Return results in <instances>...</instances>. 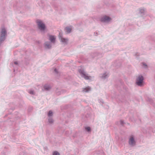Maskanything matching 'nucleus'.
Listing matches in <instances>:
<instances>
[{"mask_svg":"<svg viewBox=\"0 0 155 155\" xmlns=\"http://www.w3.org/2000/svg\"><path fill=\"white\" fill-rule=\"evenodd\" d=\"M78 72L81 76L86 80H92L94 79L93 77L88 76V74L82 68L79 69Z\"/></svg>","mask_w":155,"mask_h":155,"instance_id":"obj_1","label":"nucleus"},{"mask_svg":"<svg viewBox=\"0 0 155 155\" xmlns=\"http://www.w3.org/2000/svg\"><path fill=\"white\" fill-rule=\"evenodd\" d=\"M55 42V39H48L47 41H45L44 44V47L45 49H50L52 45Z\"/></svg>","mask_w":155,"mask_h":155,"instance_id":"obj_2","label":"nucleus"},{"mask_svg":"<svg viewBox=\"0 0 155 155\" xmlns=\"http://www.w3.org/2000/svg\"><path fill=\"white\" fill-rule=\"evenodd\" d=\"M37 23L38 29L41 32L44 33L46 29L45 24L41 20L38 21Z\"/></svg>","mask_w":155,"mask_h":155,"instance_id":"obj_3","label":"nucleus"},{"mask_svg":"<svg viewBox=\"0 0 155 155\" xmlns=\"http://www.w3.org/2000/svg\"><path fill=\"white\" fill-rule=\"evenodd\" d=\"M101 20L102 22L109 23L111 21L112 18L109 16L104 15L101 18Z\"/></svg>","mask_w":155,"mask_h":155,"instance_id":"obj_4","label":"nucleus"},{"mask_svg":"<svg viewBox=\"0 0 155 155\" xmlns=\"http://www.w3.org/2000/svg\"><path fill=\"white\" fill-rule=\"evenodd\" d=\"M0 39H5L7 36V30L4 28H2L0 31Z\"/></svg>","mask_w":155,"mask_h":155,"instance_id":"obj_5","label":"nucleus"},{"mask_svg":"<svg viewBox=\"0 0 155 155\" xmlns=\"http://www.w3.org/2000/svg\"><path fill=\"white\" fill-rule=\"evenodd\" d=\"M143 77L142 75H139L137 78L136 79V83L139 86H142L143 82Z\"/></svg>","mask_w":155,"mask_h":155,"instance_id":"obj_6","label":"nucleus"},{"mask_svg":"<svg viewBox=\"0 0 155 155\" xmlns=\"http://www.w3.org/2000/svg\"><path fill=\"white\" fill-rule=\"evenodd\" d=\"M136 141L134 136L132 135L130 137L129 140V143L131 147L134 146L136 144Z\"/></svg>","mask_w":155,"mask_h":155,"instance_id":"obj_7","label":"nucleus"},{"mask_svg":"<svg viewBox=\"0 0 155 155\" xmlns=\"http://www.w3.org/2000/svg\"><path fill=\"white\" fill-rule=\"evenodd\" d=\"M146 12V9L143 7L139 8L138 9V13L141 15H144Z\"/></svg>","mask_w":155,"mask_h":155,"instance_id":"obj_8","label":"nucleus"},{"mask_svg":"<svg viewBox=\"0 0 155 155\" xmlns=\"http://www.w3.org/2000/svg\"><path fill=\"white\" fill-rule=\"evenodd\" d=\"M73 29V27L72 26H67L66 27L64 30L66 33L68 34L70 33Z\"/></svg>","mask_w":155,"mask_h":155,"instance_id":"obj_9","label":"nucleus"},{"mask_svg":"<svg viewBox=\"0 0 155 155\" xmlns=\"http://www.w3.org/2000/svg\"><path fill=\"white\" fill-rule=\"evenodd\" d=\"M109 74L108 73L105 72L100 75V77L103 80H104L108 78Z\"/></svg>","mask_w":155,"mask_h":155,"instance_id":"obj_10","label":"nucleus"},{"mask_svg":"<svg viewBox=\"0 0 155 155\" xmlns=\"http://www.w3.org/2000/svg\"><path fill=\"white\" fill-rule=\"evenodd\" d=\"M91 90V88L89 87H87L86 88H83V92L84 93L88 92Z\"/></svg>","mask_w":155,"mask_h":155,"instance_id":"obj_11","label":"nucleus"},{"mask_svg":"<svg viewBox=\"0 0 155 155\" xmlns=\"http://www.w3.org/2000/svg\"><path fill=\"white\" fill-rule=\"evenodd\" d=\"M44 88L46 91H49L51 88V87L48 84H45L44 86Z\"/></svg>","mask_w":155,"mask_h":155,"instance_id":"obj_12","label":"nucleus"},{"mask_svg":"<svg viewBox=\"0 0 155 155\" xmlns=\"http://www.w3.org/2000/svg\"><path fill=\"white\" fill-rule=\"evenodd\" d=\"M60 42L62 44L65 45L68 42V39H60Z\"/></svg>","mask_w":155,"mask_h":155,"instance_id":"obj_13","label":"nucleus"},{"mask_svg":"<svg viewBox=\"0 0 155 155\" xmlns=\"http://www.w3.org/2000/svg\"><path fill=\"white\" fill-rule=\"evenodd\" d=\"M48 36L49 38V39H56V38L55 36L49 34H48Z\"/></svg>","mask_w":155,"mask_h":155,"instance_id":"obj_14","label":"nucleus"},{"mask_svg":"<svg viewBox=\"0 0 155 155\" xmlns=\"http://www.w3.org/2000/svg\"><path fill=\"white\" fill-rule=\"evenodd\" d=\"M48 122L49 123L51 124H53L54 122V120H53L50 117H49V118L48 119Z\"/></svg>","mask_w":155,"mask_h":155,"instance_id":"obj_15","label":"nucleus"},{"mask_svg":"<svg viewBox=\"0 0 155 155\" xmlns=\"http://www.w3.org/2000/svg\"><path fill=\"white\" fill-rule=\"evenodd\" d=\"M53 112L51 110H50L49 111L48 114V116L49 117H50L52 116L53 115Z\"/></svg>","mask_w":155,"mask_h":155,"instance_id":"obj_16","label":"nucleus"},{"mask_svg":"<svg viewBox=\"0 0 155 155\" xmlns=\"http://www.w3.org/2000/svg\"><path fill=\"white\" fill-rule=\"evenodd\" d=\"M53 155H60V153L57 151H54L53 153Z\"/></svg>","mask_w":155,"mask_h":155,"instance_id":"obj_17","label":"nucleus"},{"mask_svg":"<svg viewBox=\"0 0 155 155\" xmlns=\"http://www.w3.org/2000/svg\"><path fill=\"white\" fill-rule=\"evenodd\" d=\"M62 33L61 32H59V39H64V38H63L62 36Z\"/></svg>","mask_w":155,"mask_h":155,"instance_id":"obj_18","label":"nucleus"},{"mask_svg":"<svg viewBox=\"0 0 155 155\" xmlns=\"http://www.w3.org/2000/svg\"><path fill=\"white\" fill-rule=\"evenodd\" d=\"M29 93L30 94H34V92L33 90H31L29 91Z\"/></svg>","mask_w":155,"mask_h":155,"instance_id":"obj_19","label":"nucleus"},{"mask_svg":"<svg viewBox=\"0 0 155 155\" xmlns=\"http://www.w3.org/2000/svg\"><path fill=\"white\" fill-rule=\"evenodd\" d=\"M86 130L88 131L89 132L91 131V128L90 127H86Z\"/></svg>","mask_w":155,"mask_h":155,"instance_id":"obj_20","label":"nucleus"},{"mask_svg":"<svg viewBox=\"0 0 155 155\" xmlns=\"http://www.w3.org/2000/svg\"><path fill=\"white\" fill-rule=\"evenodd\" d=\"M98 101L100 103H103V101L102 99H99L98 100Z\"/></svg>","mask_w":155,"mask_h":155,"instance_id":"obj_21","label":"nucleus"},{"mask_svg":"<svg viewBox=\"0 0 155 155\" xmlns=\"http://www.w3.org/2000/svg\"><path fill=\"white\" fill-rule=\"evenodd\" d=\"M120 124L121 125H123L124 124V121L122 120H120Z\"/></svg>","mask_w":155,"mask_h":155,"instance_id":"obj_22","label":"nucleus"},{"mask_svg":"<svg viewBox=\"0 0 155 155\" xmlns=\"http://www.w3.org/2000/svg\"><path fill=\"white\" fill-rule=\"evenodd\" d=\"M151 38H155V34H153L152 35Z\"/></svg>","mask_w":155,"mask_h":155,"instance_id":"obj_23","label":"nucleus"},{"mask_svg":"<svg viewBox=\"0 0 155 155\" xmlns=\"http://www.w3.org/2000/svg\"><path fill=\"white\" fill-rule=\"evenodd\" d=\"M143 64L145 68L147 67V65L145 63H143Z\"/></svg>","mask_w":155,"mask_h":155,"instance_id":"obj_24","label":"nucleus"},{"mask_svg":"<svg viewBox=\"0 0 155 155\" xmlns=\"http://www.w3.org/2000/svg\"><path fill=\"white\" fill-rule=\"evenodd\" d=\"M54 71L55 72H56V73H57L58 71H57V70L56 69V68L54 70Z\"/></svg>","mask_w":155,"mask_h":155,"instance_id":"obj_25","label":"nucleus"},{"mask_svg":"<svg viewBox=\"0 0 155 155\" xmlns=\"http://www.w3.org/2000/svg\"><path fill=\"white\" fill-rule=\"evenodd\" d=\"M14 63L16 65H17L18 64V63L17 61H15L14 62Z\"/></svg>","mask_w":155,"mask_h":155,"instance_id":"obj_26","label":"nucleus"},{"mask_svg":"<svg viewBox=\"0 0 155 155\" xmlns=\"http://www.w3.org/2000/svg\"><path fill=\"white\" fill-rule=\"evenodd\" d=\"M98 35V33L97 32H96V35Z\"/></svg>","mask_w":155,"mask_h":155,"instance_id":"obj_27","label":"nucleus"},{"mask_svg":"<svg viewBox=\"0 0 155 155\" xmlns=\"http://www.w3.org/2000/svg\"><path fill=\"white\" fill-rule=\"evenodd\" d=\"M4 41V39H1V41Z\"/></svg>","mask_w":155,"mask_h":155,"instance_id":"obj_28","label":"nucleus"}]
</instances>
